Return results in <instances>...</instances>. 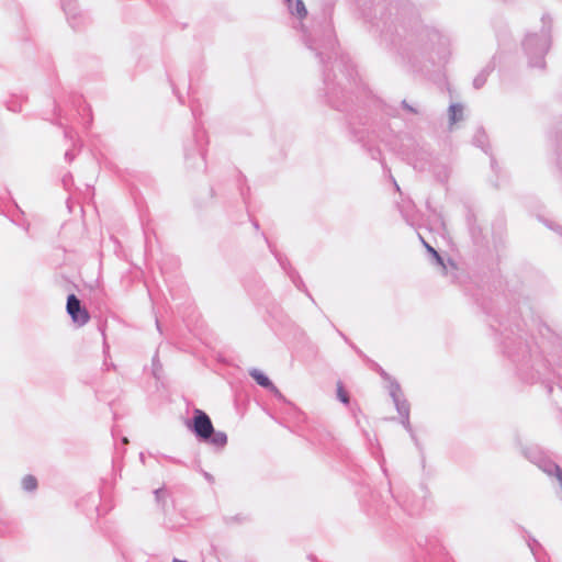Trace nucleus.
<instances>
[{
    "label": "nucleus",
    "instance_id": "nucleus-1",
    "mask_svg": "<svg viewBox=\"0 0 562 562\" xmlns=\"http://www.w3.org/2000/svg\"><path fill=\"white\" fill-rule=\"evenodd\" d=\"M550 23V21H547V16H543L542 29L540 33H530L525 38L524 49L529 58V65L531 67H544L543 58L547 52L549 50L551 43Z\"/></svg>",
    "mask_w": 562,
    "mask_h": 562
},
{
    "label": "nucleus",
    "instance_id": "nucleus-2",
    "mask_svg": "<svg viewBox=\"0 0 562 562\" xmlns=\"http://www.w3.org/2000/svg\"><path fill=\"white\" fill-rule=\"evenodd\" d=\"M186 426L189 430H191L199 441L205 440L209 438V435L214 432V427L209 415L195 408L193 412V418L186 423Z\"/></svg>",
    "mask_w": 562,
    "mask_h": 562
},
{
    "label": "nucleus",
    "instance_id": "nucleus-3",
    "mask_svg": "<svg viewBox=\"0 0 562 562\" xmlns=\"http://www.w3.org/2000/svg\"><path fill=\"white\" fill-rule=\"evenodd\" d=\"M389 393L394 402L397 413L402 416V425L413 435L409 423V404L403 398L401 386L397 382L392 381L389 385Z\"/></svg>",
    "mask_w": 562,
    "mask_h": 562
},
{
    "label": "nucleus",
    "instance_id": "nucleus-4",
    "mask_svg": "<svg viewBox=\"0 0 562 562\" xmlns=\"http://www.w3.org/2000/svg\"><path fill=\"white\" fill-rule=\"evenodd\" d=\"M63 10L67 16L68 23L74 30L80 29L87 22L88 18L82 13L75 0H60Z\"/></svg>",
    "mask_w": 562,
    "mask_h": 562
},
{
    "label": "nucleus",
    "instance_id": "nucleus-5",
    "mask_svg": "<svg viewBox=\"0 0 562 562\" xmlns=\"http://www.w3.org/2000/svg\"><path fill=\"white\" fill-rule=\"evenodd\" d=\"M67 312L71 319L80 326L87 324L90 318L89 313L81 306L80 300L75 294L67 297Z\"/></svg>",
    "mask_w": 562,
    "mask_h": 562
},
{
    "label": "nucleus",
    "instance_id": "nucleus-6",
    "mask_svg": "<svg viewBox=\"0 0 562 562\" xmlns=\"http://www.w3.org/2000/svg\"><path fill=\"white\" fill-rule=\"evenodd\" d=\"M249 375L262 387L269 390L272 392L276 396L282 397V394L277 389V386L270 381V379L265 375L260 370L258 369H251L249 371Z\"/></svg>",
    "mask_w": 562,
    "mask_h": 562
},
{
    "label": "nucleus",
    "instance_id": "nucleus-7",
    "mask_svg": "<svg viewBox=\"0 0 562 562\" xmlns=\"http://www.w3.org/2000/svg\"><path fill=\"white\" fill-rule=\"evenodd\" d=\"M202 442L214 446L215 448L223 449L227 443V435L224 431H216L209 435V438L202 440Z\"/></svg>",
    "mask_w": 562,
    "mask_h": 562
},
{
    "label": "nucleus",
    "instance_id": "nucleus-8",
    "mask_svg": "<svg viewBox=\"0 0 562 562\" xmlns=\"http://www.w3.org/2000/svg\"><path fill=\"white\" fill-rule=\"evenodd\" d=\"M290 12L292 15H296L300 19H303L307 14V10L302 0H296L294 7L292 5V0H285Z\"/></svg>",
    "mask_w": 562,
    "mask_h": 562
},
{
    "label": "nucleus",
    "instance_id": "nucleus-9",
    "mask_svg": "<svg viewBox=\"0 0 562 562\" xmlns=\"http://www.w3.org/2000/svg\"><path fill=\"white\" fill-rule=\"evenodd\" d=\"M463 119V106L459 103H453L449 106V121L453 125Z\"/></svg>",
    "mask_w": 562,
    "mask_h": 562
},
{
    "label": "nucleus",
    "instance_id": "nucleus-10",
    "mask_svg": "<svg viewBox=\"0 0 562 562\" xmlns=\"http://www.w3.org/2000/svg\"><path fill=\"white\" fill-rule=\"evenodd\" d=\"M419 238H420L423 245L425 246V248L427 249V251L431 255L434 261L438 266H441L443 270H446V266H445L443 260H442L441 256L439 255V252L434 247H431L428 243H426L422 236H419Z\"/></svg>",
    "mask_w": 562,
    "mask_h": 562
},
{
    "label": "nucleus",
    "instance_id": "nucleus-11",
    "mask_svg": "<svg viewBox=\"0 0 562 562\" xmlns=\"http://www.w3.org/2000/svg\"><path fill=\"white\" fill-rule=\"evenodd\" d=\"M22 488L26 492H33L37 488V480L33 475H25L22 479Z\"/></svg>",
    "mask_w": 562,
    "mask_h": 562
},
{
    "label": "nucleus",
    "instance_id": "nucleus-12",
    "mask_svg": "<svg viewBox=\"0 0 562 562\" xmlns=\"http://www.w3.org/2000/svg\"><path fill=\"white\" fill-rule=\"evenodd\" d=\"M487 75H488V72L486 70H483L474 78L473 86L475 89H480L485 85Z\"/></svg>",
    "mask_w": 562,
    "mask_h": 562
},
{
    "label": "nucleus",
    "instance_id": "nucleus-13",
    "mask_svg": "<svg viewBox=\"0 0 562 562\" xmlns=\"http://www.w3.org/2000/svg\"><path fill=\"white\" fill-rule=\"evenodd\" d=\"M154 495L156 502L164 507L166 504V491L164 488H157L154 491Z\"/></svg>",
    "mask_w": 562,
    "mask_h": 562
},
{
    "label": "nucleus",
    "instance_id": "nucleus-14",
    "mask_svg": "<svg viewBox=\"0 0 562 562\" xmlns=\"http://www.w3.org/2000/svg\"><path fill=\"white\" fill-rule=\"evenodd\" d=\"M337 396L344 404L349 403V396L340 384L338 385V389H337Z\"/></svg>",
    "mask_w": 562,
    "mask_h": 562
},
{
    "label": "nucleus",
    "instance_id": "nucleus-15",
    "mask_svg": "<svg viewBox=\"0 0 562 562\" xmlns=\"http://www.w3.org/2000/svg\"><path fill=\"white\" fill-rule=\"evenodd\" d=\"M484 142H485V134L483 132H479L477 135L474 137V143L476 146L482 147L484 151L486 153V149L484 148Z\"/></svg>",
    "mask_w": 562,
    "mask_h": 562
},
{
    "label": "nucleus",
    "instance_id": "nucleus-16",
    "mask_svg": "<svg viewBox=\"0 0 562 562\" xmlns=\"http://www.w3.org/2000/svg\"><path fill=\"white\" fill-rule=\"evenodd\" d=\"M528 547L530 548L531 552L533 554H536V552H535L536 547H540V543L535 538H529L528 539Z\"/></svg>",
    "mask_w": 562,
    "mask_h": 562
},
{
    "label": "nucleus",
    "instance_id": "nucleus-17",
    "mask_svg": "<svg viewBox=\"0 0 562 562\" xmlns=\"http://www.w3.org/2000/svg\"><path fill=\"white\" fill-rule=\"evenodd\" d=\"M203 475H204V477L206 479L207 482H210V483L214 482L213 475L210 474L209 472H203Z\"/></svg>",
    "mask_w": 562,
    "mask_h": 562
},
{
    "label": "nucleus",
    "instance_id": "nucleus-18",
    "mask_svg": "<svg viewBox=\"0 0 562 562\" xmlns=\"http://www.w3.org/2000/svg\"><path fill=\"white\" fill-rule=\"evenodd\" d=\"M403 105H404V108H405V109H407L409 112H412V113H415V112H416V111H415V109H413L412 106H409L405 101H403Z\"/></svg>",
    "mask_w": 562,
    "mask_h": 562
},
{
    "label": "nucleus",
    "instance_id": "nucleus-19",
    "mask_svg": "<svg viewBox=\"0 0 562 562\" xmlns=\"http://www.w3.org/2000/svg\"><path fill=\"white\" fill-rule=\"evenodd\" d=\"M65 157L70 161L72 160V156L69 151H66Z\"/></svg>",
    "mask_w": 562,
    "mask_h": 562
},
{
    "label": "nucleus",
    "instance_id": "nucleus-20",
    "mask_svg": "<svg viewBox=\"0 0 562 562\" xmlns=\"http://www.w3.org/2000/svg\"><path fill=\"white\" fill-rule=\"evenodd\" d=\"M559 148L562 149V134L560 135V138H559Z\"/></svg>",
    "mask_w": 562,
    "mask_h": 562
},
{
    "label": "nucleus",
    "instance_id": "nucleus-21",
    "mask_svg": "<svg viewBox=\"0 0 562 562\" xmlns=\"http://www.w3.org/2000/svg\"><path fill=\"white\" fill-rule=\"evenodd\" d=\"M306 44L308 45V47H310L311 49H315V47L313 46V44H312L310 41H307V42H306Z\"/></svg>",
    "mask_w": 562,
    "mask_h": 562
},
{
    "label": "nucleus",
    "instance_id": "nucleus-22",
    "mask_svg": "<svg viewBox=\"0 0 562 562\" xmlns=\"http://www.w3.org/2000/svg\"><path fill=\"white\" fill-rule=\"evenodd\" d=\"M172 562H187V561L175 559Z\"/></svg>",
    "mask_w": 562,
    "mask_h": 562
},
{
    "label": "nucleus",
    "instance_id": "nucleus-23",
    "mask_svg": "<svg viewBox=\"0 0 562 562\" xmlns=\"http://www.w3.org/2000/svg\"><path fill=\"white\" fill-rule=\"evenodd\" d=\"M127 442H128L127 438H123V443H127Z\"/></svg>",
    "mask_w": 562,
    "mask_h": 562
},
{
    "label": "nucleus",
    "instance_id": "nucleus-24",
    "mask_svg": "<svg viewBox=\"0 0 562 562\" xmlns=\"http://www.w3.org/2000/svg\"><path fill=\"white\" fill-rule=\"evenodd\" d=\"M561 234H562V228H561Z\"/></svg>",
    "mask_w": 562,
    "mask_h": 562
}]
</instances>
